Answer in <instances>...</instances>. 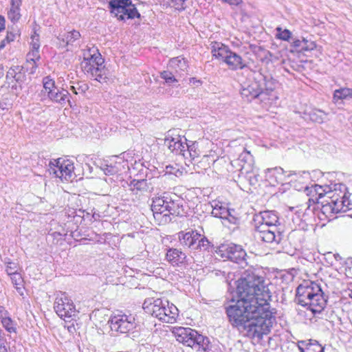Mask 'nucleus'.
Returning <instances> with one entry per match:
<instances>
[{"mask_svg": "<svg viewBox=\"0 0 352 352\" xmlns=\"http://www.w3.org/2000/svg\"><path fill=\"white\" fill-rule=\"evenodd\" d=\"M32 43H31L32 49L39 50L40 44H39V41H38V36H34L32 37Z\"/></svg>", "mask_w": 352, "mask_h": 352, "instance_id": "nucleus-51", "label": "nucleus"}, {"mask_svg": "<svg viewBox=\"0 0 352 352\" xmlns=\"http://www.w3.org/2000/svg\"><path fill=\"white\" fill-rule=\"evenodd\" d=\"M130 190L134 193L146 192L148 184L146 179H133L129 184Z\"/></svg>", "mask_w": 352, "mask_h": 352, "instance_id": "nucleus-30", "label": "nucleus"}, {"mask_svg": "<svg viewBox=\"0 0 352 352\" xmlns=\"http://www.w3.org/2000/svg\"><path fill=\"white\" fill-rule=\"evenodd\" d=\"M72 88L76 94H85L86 91L88 89V85L87 84H84L82 86H78L77 88L75 87H72Z\"/></svg>", "mask_w": 352, "mask_h": 352, "instance_id": "nucleus-48", "label": "nucleus"}, {"mask_svg": "<svg viewBox=\"0 0 352 352\" xmlns=\"http://www.w3.org/2000/svg\"><path fill=\"white\" fill-rule=\"evenodd\" d=\"M231 70L242 69L246 67V64L242 57L236 52L230 51L223 60Z\"/></svg>", "mask_w": 352, "mask_h": 352, "instance_id": "nucleus-20", "label": "nucleus"}, {"mask_svg": "<svg viewBox=\"0 0 352 352\" xmlns=\"http://www.w3.org/2000/svg\"><path fill=\"white\" fill-rule=\"evenodd\" d=\"M107 310L104 308L98 309L94 310L91 314H89V320H92L96 329L100 330L101 332L98 331L100 334H103V331L102 330V327L103 324L105 322H109V320L110 318H108V316L106 314Z\"/></svg>", "mask_w": 352, "mask_h": 352, "instance_id": "nucleus-19", "label": "nucleus"}, {"mask_svg": "<svg viewBox=\"0 0 352 352\" xmlns=\"http://www.w3.org/2000/svg\"><path fill=\"white\" fill-rule=\"evenodd\" d=\"M308 340H301L298 342V348L300 352H306V348H307Z\"/></svg>", "mask_w": 352, "mask_h": 352, "instance_id": "nucleus-52", "label": "nucleus"}, {"mask_svg": "<svg viewBox=\"0 0 352 352\" xmlns=\"http://www.w3.org/2000/svg\"><path fill=\"white\" fill-rule=\"evenodd\" d=\"M48 98L53 102H58L62 105L66 104L67 102H69V94L65 89L60 90L58 87L54 89L53 91L50 90L47 94Z\"/></svg>", "mask_w": 352, "mask_h": 352, "instance_id": "nucleus-24", "label": "nucleus"}, {"mask_svg": "<svg viewBox=\"0 0 352 352\" xmlns=\"http://www.w3.org/2000/svg\"><path fill=\"white\" fill-rule=\"evenodd\" d=\"M303 175H308V173L307 172H305V171H303V172H296V171H289V174L287 175L288 177L289 176H292V175H300V177L302 176Z\"/></svg>", "mask_w": 352, "mask_h": 352, "instance_id": "nucleus-57", "label": "nucleus"}, {"mask_svg": "<svg viewBox=\"0 0 352 352\" xmlns=\"http://www.w3.org/2000/svg\"><path fill=\"white\" fill-rule=\"evenodd\" d=\"M142 308L146 314L166 323H174L178 316L177 307L166 299L146 298Z\"/></svg>", "mask_w": 352, "mask_h": 352, "instance_id": "nucleus-5", "label": "nucleus"}, {"mask_svg": "<svg viewBox=\"0 0 352 352\" xmlns=\"http://www.w3.org/2000/svg\"><path fill=\"white\" fill-rule=\"evenodd\" d=\"M165 82L168 85H172L174 82H177V80L175 77V76L173 75L169 78H168V80H166Z\"/></svg>", "mask_w": 352, "mask_h": 352, "instance_id": "nucleus-60", "label": "nucleus"}, {"mask_svg": "<svg viewBox=\"0 0 352 352\" xmlns=\"http://www.w3.org/2000/svg\"><path fill=\"white\" fill-rule=\"evenodd\" d=\"M19 266L15 262H6V272L10 276L18 273Z\"/></svg>", "mask_w": 352, "mask_h": 352, "instance_id": "nucleus-45", "label": "nucleus"}, {"mask_svg": "<svg viewBox=\"0 0 352 352\" xmlns=\"http://www.w3.org/2000/svg\"><path fill=\"white\" fill-rule=\"evenodd\" d=\"M247 179L249 180L250 185H256L258 181V174L254 172V168L250 173H245Z\"/></svg>", "mask_w": 352, "mask_h": 352, "instance_id": "nucleus-47", "label": "nucleus"}, {"mask_svg": "<svg viewBox=\"0 0 352 352\" xmlns=\"http://www.w3.org/2000/svg\"><path fill=\"white\" fill-rule=\"evenodd\" d=\"M270 285V283L262 270L248 269L237 280L236 293L239 298L258 305L261 309L270 310L272 298Z\"/></svg>", "mask_w": 352, "mask_h": 352, "instance_id": "nucleus-2", "label": "nucleus"}, {"mask_svg": "<svg viewBox=\"0 0 352 352\" xmlns=\"http://www.w3.org/2000/svg\"><path fill=\"white\" fill-rule=\"evenodd\" d=\"M102 170L106 175H114L118 173L119 168L116 166L108 165L107 164H105Z\"/></svg>", "mask_w": 352, "mask_h": 352, "instance_id": "nucleus-44", "label": "nucleus"}, {"mask_svg": "<svg viewBox=\"0 0 352 352\" xmlns=\"http://www.w3.org/2000/svg\"><path fill=\"white\" fill-rule=\"evenodd\" d=\"M324 348L315 340H309L307 342L306 352H324Z\"/></svg>", "mask_w": 352, "mask_h": 352, "instance_id": "nucleus-41", "label": "nucleus"}, {"mask_svg": "<svg viewBox=\"0 0 352 352\" xmlns=\"http://www.w3.org/2000/svg\"><path fill=\"white\" fill-rule=\"evenodd\" d=\"M91 160H93V164L96 166V168H99L100 170H102L106 162L101 160V159H96L95 160L91 158Z\"/></svg>", "mask_w": 352, "mask_h": 352, "instance_id": "nucleus-49", "label": "nucleus"}, {"mask_svg": "<svg viewBox=\"0 0 352 352\" xmlns=\"http://www.w3.org/2000/svg\"><path fill=\"white\" fill-rule=\"evenodd\" d=\"M342 189L346 190V186L342 184H334L325 186L316 185L315 186V190L318 194L319 197L328 195V197H329V196H331L336 191L342 192Z\"/></svg>", "mask_w": 352, "mask_h": 352, "instance_id": "nucleus-25", "label": "nucleus"}, {"mask_svg": "<svg viewBox=\"0 0 352 352\" xmlns=\"http://www.w3.org/2000/svg\"><path fill=\"white\" fill-rule=\"evenodd\" d=\"M173 74L172 72L169 71H164L161 72L160 76L162 78H163L165 81L168 80L170 76H172Z\"/></svg>", "mask_w": 352, "mask_h": 352, "instance_id": "nucleus-54", "label": "nucleus"}, {"mask_svg": "<svg viewBox=\"0 0 352 352\" xmlns=\"http://www.w3.org/2000/svg\"><path fill=\"white\" fill-rule=\"evenodd\" d=\"M28 63L32 65V67L29 69L30 70V74H34L36 72V70L37 67H38L37 65H36V62L30 61Z\"/></svg>", "mask_w": 352, "mask_h": 352, "instance_id": "nucleus-56", "label": "nucleus"}, {"mask_svg": "<svg viewBox=\"0 0 352 352\" xmlns=\"http://www.w3.org/2000/svg\"><path fill=\"white\" fill-rule=\"evenodd\" d=\"M276 37L280 40L288 41L292 36V32L287 30H282L280 27L276 28Z\"/></svg>", "mask_w": 352, "mask_h": 352, "instance_id": "nucleus-42", "label": "nucleus"}, {"mask_svg": "<svg viewBox=\"0 0 352 352\" xmlns=\"http://www.w3.org/2000/svg\"><path fill=\"white\" fill-rule=\"evenodd\" d=\"M43 89L45 90V93L48 94L50 90L53 91L54 89H56L57 87L55 86V82L53 79H52L50 76H46L43 79Z\"/></svg>", "mask_w": 352, "mask_h": 352, "instance_id": "nucleus-43", "label": "nucleus"}, {"mask_svg": "<svg viewBox=\"0 0 352 352\" xmlns=\"http://www.w3.org/2000/svg\"><path fill=\"white\" fill-rule=\"evenodd\" d=\"M3 75H4L3 66L2 64L0 63V79L3 76Z\"/></svg>", "mask_w": 352, "mask_h": 352, "instance_id": "nucleus-64", "label": "nucleus"}, {"mask_svg": "<svg viewBox=\"0 0 352 352\" xmlns=\"http://www.w3.org/2000/svg\"><path fill=\"white\" fill-rule=\"evenodd\" d=\"M296 298L298 304L307 307L314 314L320 313L327 303L321 287L315 282L300 284L296 289Z\"/></svg>", "mask_w": 352, "mask_h": 352, "instance_id": "nucleus-4", "label": "nucleus"}, {"mask_svg": "<svg viewBox=\"0 0 352 352\" xmlns=\"http://www.w3.org/2000/svg\"><path fill=\"white\" fill-rule=\"evenodd\" d=\"M27 56H28L27 63H29L30 61L36 62V60H38L40 59V54H39L38 50L32 49L31 51L28 54Z\"/></svg>", "mask_w": 352, "mask_h": 352, "instance_id": "nucleus-46", "label": "nucleus"}, {"mask_svg": "<svg viewBox=\"0 0 352 352\" xmlns=\"http://www.w3.org/2000/svg\"><path fill=\"white\" fill-rule=\"evenodd\" d=\"M212 247V245L210 241L205 236H201L197 240L195 245V250H204L209 251V250Z\"/></svg>", "mask_w": 352, "mask_h": 352, "instance_id": "nucleus-37", "label": "nucleus"}, {"mask_svg": "<svg viewBox=\"0 0 352 352\" xmlns=\"http://www.w3.org/2000/svg\"><path fill=\"white\" fill-rule=\"evenodd\" d=\"M190 82L191 83H192V84H194V85H198L201 84V81H200L199 80H197V79H196V78H190Z\"/></svg>", "mask_w": 352, "mask_h": 352, "instance_id": "nucleus-62", "label": "nucleus"}, {"mask_svg": "<svg viewBox=\"0 0 352 352\" xmlns=\"http://www.w3.org/2000/svg\"><path fill=\"white\" fill-rule=\"evenodd\" d=\"M2 327L6 329V331L10 333H16V322L14 321L10 316V315L3 317H1L0 320Z\"/></svg>", "mask_w": 352, "mask_h": 352, "instance_id": "nucleus-33", "label": "nucleus"}, {"mask_svg": "<svg viewBox=\"0 0 352 352\" xmlns=\"http://www.w3.org/2000/svg\"><path fill=\"white\" fill-rule=\"evenodd\" d=\"M16 36V34H15L12 32H8L7 36L5 38L6 43H9L14 41Z\"/></svg>", "mask_w": 352, "mask_h": 352, "instance_id": "nucleus-53", "label": "nucleus"}, {"mask_svg": "<svg viewBox=\"0 0 352 352\" xmlns=\"http://www.w3.org/2000/svg\"><path fill=\"white\" fill-rule=\"evenodd\" d=\"M284 170L280 167H276L271 169H267L266 177L270 183L272 185L283 183L284 181Z\"/></svg>", "mask_w": 352, "mask_h": 352, "instance_id": "nucleus-26", "label": "nucleus"}, {"mask_svg": "<svg viewBox=\"0 0 352 352\" xmlns=\"http://www.w3.org/2000/svg\"><path fill=\"white\" fill-rule=\"evenodd\" d=\"M108 5L111 14L120 21L140 18V14L131 0H109Z\"/></svg>", "mask_w": 352, "mask_h": 352, "instance_id": "nucleus-7", "label": "nucleus"}, {"mask_svg": "<svg viewBox=\"0 0 352 352\" xmlns=\"http://www.w3.org/2000/svg\"><path fill=\"white\" fill-rule=\"evenodd\" d=\"M174 197L175 198H173L168 195V205H166L167 213L164 214L165 217H168L169 214L183 216L185 214L183 206L184 201L175 195Z\"/></svg>", "mask_w": 352, "mask_h": 352, "instance_id": "nucleus-16", "label": "nucleus"}, {"mask_svg": "<svg viewBox=\"0 0 352 352\" xmlns=\"http://www.w3.org/2000/svg\"><path fill=\"white\" fill-rule=\"evenodd\" d=\"M104 58L98 52V50L95 47H89V79L96 81H100L102 78V71L104 69Z\"/></svg>", "mask_w": 352, "mask_h": 352, "instance_id": "nucleus-12", "label": "nucleus"}, {"mask_svg": "<svg viewBox=\"0 0 352 352\" xmlns=\"http://www.w3.org/2000/svg\"><path fill=\"white\" fill-rule=\"evenodd\" d=\"M80 36V34L79 32L73 30L60 35L58 38L60 40V45L65 47L72 45L76 40L79 38Z\"/></svg>", "mask_w": 352, "mask_h": 352, "instance_id": "nucleus-28", "label": "nucleus"}, {"mask_svg": "<svg viewBox=\"0 0 352 352\" xmlns=\"http://www.w3.org/2000/svg\"><path fill=\"white\" fill-rule=\"evenodd\" d=\"M74 164L69 160L58 158L50 161L49 172L61 181H72L74 177Z\"/></svg>", "mask_w": 352, "mask_h": 352, "instance_id": "nucleus-8", "label": "nucleus"}, {"mask_svg": "<svg viewBox=\"0 0 352 352\" xmlns=\"http://www.w3.org/2000/svg\"><path fill=\"white\" fill-rule=\"evenodd\" d=\"M8 43H6V41L4 39H3L1 42H0V50H2L5 47L6 45Z\"/></svg>", "mask_w": 352, "mask_h": 352, "instance_id": "nucleus-63", "label": "nucleus"}, {"mask_svg": "<svg viewBox=\"0 0 352 352\" xmlns=\"http://www.w3.org/2000/svg\"><path fill=\"white\" fill-rule=\"evenodd\" d=\"M197 148L198 146L196 142H191L190 144L187 143L185 151L187 158L190 157L192 160H195V158L197 157L199 155Z\"/></svg>", "mask_w": 352, "mask_h": 352, "instance_id": "nucleus-40", "label": "nucleus"}, {"mask_svg": "<svg viewBox=\"0 0 352 352\" xmlns=\"http://www.w3.org/2000/svg\"><path fill=\"white\" fill-rule=\"evenodd\" d=\"M210 49L212 56L222 61L231 50L228 45L217 41H212L210 44Z\"/></svg>", "mask_w": 352, "mask_h": 352, "instance_id": "nucleus-22", "label": "nucleus"}, {"mask_svg": "<svg viewBox=\"0 0 352 352\" xmlns=\"http://www.w3.org/2000/svg\"><path fill=\"white\" fill-rule=\"evenodd\" d=\"M109 327L112 331L126 333L135 327V318L132 315H116L109 320Z\"/></svg>", "mask_w": 352, "mask_h": 352, "instance_id": "nucleus-13", "label": "nucleus"}, {"mask_svg": "<svg viewBox=\"0 0 352 352\" xmlns=\"http://www.w3.org/2000/svg\"><path fill=\"white\" fill-rule=\"evenodd\" d=\"M168 195L153 199L151 210L155 219H159L162 214L167 213Z\"/></svg>", "mask_w": 352, "mask_h": 352, "instance_id": "nucleus-21", "label": "nucleus"}, {"mask_svg": "<svg viewBox=\"0 0 352 352\" xmlns=\"http://www.w3.org/2000/svg\"><path fill=\"white\" fill-rule=\"evenodd\" d=\"M212 247V245L210 241L205 236H201L197 240L195 245V250H204L209 251V250Z\"/></svg>", "mask_w": 352, "mask_h": 352, "instance_id": "nucleus-38", "label": "nucleus"}, {"mask_svg": "<svg viewBox=\"0 0 352 352\" xmlns=\"http://www.w3.org/2000/svg\"><path fill=\"white\" fill-rule=\"evenodd\" d=\"M5 29V19L0 15V31Z\"/></svg>", "mask_w": 352, "mask_h": 352, "instance_id": "nucleus-61", "label": "nucleus"}, {"mask_svg": "<svg viewBox=\"0 0 352 352\" xmlns=\"http://www.w3.org/2000/svg\"><path fill=\"white\" fill-rule=\"evenodd\" d=\"M226 311L233 327L246 330L248 336L258 340L270 333L275 322L270 310L261 309L260 305L243 298H239L234 304L226 307Z\"/></svg>", "mask_w": 352, "mask_h": 352, "instance_id": "nucleus-1", "label": "nucleus"}, {"mask_svg": "<svg viewBox=\"0 0 352 352\" xmlns=\"http://www.w3.org/2000/svg\"><path fill=\"white\" fill-rule=\"evenodd\" d=\"M12 283L15 286V288L19 293V295H23V280L19 273H16L14 274L10 275Z\"/></svg>", "mask_w": 352, "mask_h": 352, "instance_id": "nucleus-36", "label": "nucleus"}, {"mask_svg": "<svg viewBox=\"0 0 352 352\" xmlns=\"http://www.w3.org/2000/svg\"><path fill=\"white\" fill-rule=\"evenodd\" d=\"M9 349V343L6 340H1V341H0V352H8Z\"/></svg>", "mask_w": 352, "mask_h": 352, "instance_id": "nucleus-50", "label": "nucleus"}, {"mask_svg": "<svg viewBox=\"0 0 352 352\" xmlns=\"http://www.w3.org/2000/svg\"><path fill=\"white\" fill-rule=\"evenodd\" d=\"M217 252L221 258L236 263L246 264L247 254L241 245L233 243L222 244L219 247Z\"/></svg>", "mask_w": 352, "mask_h": 352, "instance_id": "nucleus-9", "label": "nucleus"}, {"mask_svg": "<svg viewBox=\"0 0 352 352\" xmlns=\"http://www.w3.org/2000/svg\"><path fill=\"white\" fill-rule=\"evenodd\" d=\"M292 46L298 51L307 52L313 50L316 47V44L313 42H309L307 40L296 39L292 42Z\"/></svg>", "mask_w": 352, "mask_h": 352, "instance_id": "nucleus-29", "label": "nucleus"}, {"mask_svg": "<svg viewBox=\"0 0 352 352\" xmlns=\"http://www.w3.org/2000/svg\"><path fill=\"white\" fill-rule=\"evenodd\" d=\"M10 315L9 312L5 309L3 306L0 305V320L3 316H7Z\"/></svg>", "mask_w": 352, "mask_h": 352, "instance_id": "nucleus-58", "label": "nucleus"}, {"mask_svg": "<svg viewBox=\"0 0 352 352\" xmlns=\"http://www.w3.org/2000/svg\"><path fill=\"white\" fill-rule=\"evenodd\" d=\"M264 94H265V92L264 91L262 85L255 80L245 82L242 85L241 90L242 97L245 98L248 101H251Z\"/></svg>", "mask_w": 352, "mask_h": 352, "instance_id": "nucleus-15", "label": "nucleus"}, {"mask_svg": "<svg viewBox=\"0 0 352 352\" xmlns=\"http://www.w3.org/2000/svg\"><path fill=\"white\" fill-rule=\"evenodd\" d=\"M223 2L228 3L230 6H238L242 3V0H221Z\"/></svg>", "mask_w": 352, "mask_h": 352, "instance_id": "nucleus-55", "label": "nucleus"}, {"mask_svg": "<svg viewBox=\"0 0 352 352\" xmlns=\"http://www.w3.org/2000/svg\"><path fill=\"white\" fill-rule=\"evenodd\" d=\"M10 5L21 6L23 0H9Z\"/></svg>", "mask_w": 352, "mask_h": 352, "instance_id": "nucleus-59", "label": "nucleus"}, {"mask_svg": "<svg viewBox=\"0 0 352 352\" xmlns=\"http://www.w3.org/2000/svg\"><path fill=\"white\" fill-rule=\"evenodd\" d=\"M255 236L262 241L272 244L273 246L280 243L283 233L278 226L280 225L277 212L265 210L261 212L254 218Z\"/></svg>", "mask_w": 352, "mask_h": 352, "instance_id": "nucleus-3", "label": "nucleus"}, {"mask_svg": "<svg viewBox=\"0 0 352 352\" xmlns=\"http://www.w3.org/2000/svg\"><path fill=\"white\" fill-rule=\"evenodd\" d=\"M170 67L175 69L176 72H185L187 69V61L184 58L177 56L170 60Z\"/></svg>", "mask_w": 352, "mask_h": 352, "instance_id": "nucleus-32", "label": "nucleus"}, {"mask_svg": "<svg viewBox=\"0 0 352 352\" xmlns=\"http://www.w3.org/2000/svg\"><path fill=\"white\" fill-rule=\"evenodd\" d=\"M23 67L16 65L11 67L6 74V79L9 80L13 78L16 80V82H21L23 80Z\"/></svg>", "mask_w": 352, "mask_h": 352, "instance_id": "nucleus-31", "label": "nucleus"}, {"mask_svg": "<svg viewBox=\"0 0 352 352\" xmlns=\"http://www.w3.org/2000/svg\"><path fill=\"white\" fill-rule=\"evenodd\" d=\"M238 165L241 166V174L250 173L252 170L254 157L250 151L243 149L237 159Z\"/></svg>", "mask_w": 352, "mask_h": 352, "instance_id": "nucleus-18", "label": "nucleus"}, {"mask_svg": "<svg viewBox=\"0 0 352 352\" xmlns=\"http://www.w3.org/2000/svg\"><path fill=\"white\" fill-rule=\"evenodd\" d=\"M175 130L169 131L164 139V144L168 149L176 155H182L187 159L186 147H187V139L184 136L175 134Z\"/></svg>", "mask_w": 352, "mask_h": 352, "instance_id": "nucleus-11", "label": "nucleus"}, {"mask_svg": "<svg viewBox=\"0 0 352 352\" xmlns=\"http://www.w3.org/2000/svg\"><path fill=\"white\" fill-rule=\"evenodd\" d=\"M309 118L313 122L317 123H322L326 118L327 114L319 109H314L309 113Z\"/></svg>", "mask_w": 352, "mask_h": 352, "instance_id": "nucleus-39", "label": "nucleus"}, {"mask_svg": "<svg viewBox=\"0 0 352 352\" xmlns=\"http://www.w3.org/2000/svg\"><path fill=\"white\" fill-rule=\"evenodd\" d=\"M333 98L335 102L338 100L351 98V89L344 87L335 90Z\"/></svg>", "mask_w": 352, "mask_h": 352, "instance_id": "nucleus-35", "label": "nucleus"}, {"mask_svg": "<svg viewBox=\"0 0 352 352\" xmlns=\"http://www.w3.org/2000/svg\"><path fill=\"white\" fill-rule=\"evenodd\" d=\"M54 309L58 316L67 320L75 315L76 309L72 300L65 293H60L56 297Z\"/></svg>", "mask_w": 352, "mask_h": 352, "instance_id": "nucleus-10", "label": "nucleus"}, {"mask_svg": "<svg viewBox=\"0 0 352 352\" xmlns=\"http://www.w3.org/2000/svg\"><path fill=\"white\" fill-rule=\"evenodd\" d=\"M201 234L197 231L191 230L187 232L181 231L178 233V239L180 244L185 248L195 250V245Z\"/></svg>", "mask_w": 352, "mask_h": 352, "instance_id": "nucleus-17", "label": "nucleus"}, {"mask_svg": "<svg viewBox=\"0 0 352 352\" xmlns=\"http://www.w3.org/2000/svg\"><path fill=\"white\" fill-rule=\"evenodd\" d=\"M212 210L211 213L213 217L226 219L230 223L234 220V218L230 214V210L221 204H216L214 206L212 205Z\"/></svg>", "mask_w": 352, "mask_h": 352, "instance_id": "nucleus-27", "label": "nucleus"}, {"mask_svg": "<svg viewBox=\"0 0 352 352\" xmlns=\"http://www.w3.org/2000/svg\"><path fill=\"white\" fill-rule=\"evenodd\" d=\"M346 190L342 189V192L336 191L329 198L331 199V203L333 204L331 210L335 212H346L352 209V204L351 203L349 197L344 192Z\"/></svg>", "mask_w": 352, "mask_h": 352, "instance_id": "nucleus-14", "label": "nucleus"}, {"mask_svg": "<svg viewBox=\"0 0 352 352\" xmlns=\"http://www.w3.org/2000/svg\"><path fill=\"white\" fill-rule=\"evenodd\" d=\"M166 257L173 265H179L185 263L186 255L179 249L170 248L166 252Z\"/></svg>", "mask_w": 352, "mask_h": 352, "instance_id": "nucleus-23", "label": "nucleus"}, {"mask_svg": "<svg viewBox=\"0 0 352 352\" xmlns=\"http://www.w3.org/2000/svg\"><path fill=\"white\" fill-rule=\"evenodd\" d=\"M21 6L10 5V8L8 10V18L13 23H17L21 17Z\"/></svg>", "mask_w": 352, "mask_h": 352, "instance_id": "nucleus-34", "label": "nucleus"}, {"mask_svg": "<svg viewBox=\"0 0 352 352\" xmlns=\"http://www.w3.org/2000/svg\"><path fill=\"white\" fill-rule=\"evenodd\" d=\"M173 333L177 341L187 346L195 348L197 351H206L209 349V338L195 329L180 327L175 328Z\"/></svg>", "mask_w": 352, "mask_h": 352, "instance_id": "nucleus-6", "label": "nucleus"}]
</instances>
